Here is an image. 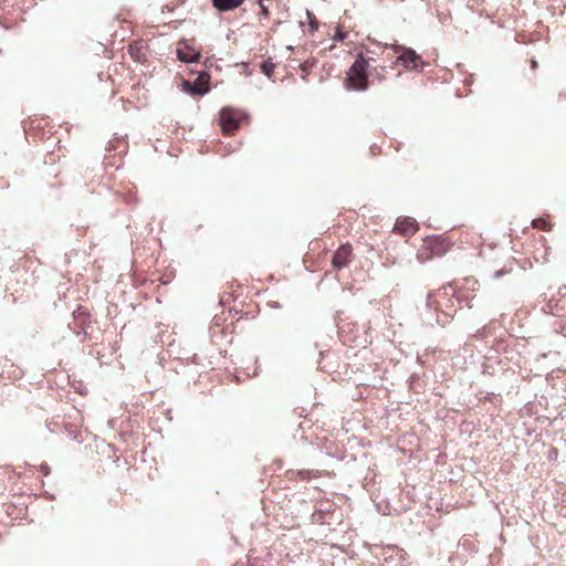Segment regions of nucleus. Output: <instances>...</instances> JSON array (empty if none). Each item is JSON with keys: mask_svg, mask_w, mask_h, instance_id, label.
<instances>
[{"mask_svg": "<svg viewBox=\"0 0 566 566\" xmlns=\"http://www.w3.org/2000/svg\"><path fill=\"white\" fill-rule=\"evenodd\" d=\"M345 38H346V33L344 31H342L340 27H337L333 39L336 41H343Z\"/></svg>", "mask_w": 566, "mask_h": 566, "instance_id": "obj_15", "label": "nucleus"}, {"mask_svg": "<svg viewBox=\"0 0 566 566\" xmlns=\"http://www.w3.org/2000/svg\"><path fill=\"white\" fill-rule=\"evenodd\" d=\"M512 270H513L512 265H511V266H509V268H506V266H505V268H503V269H501V270L496 271V272H495V274H494V276H495L496 279H499V277L503 276V275H504V274H506V273H511V272H512Z\"/></svg>", "mask_w": 566, "mask_h": 566, "instance_id": "obj_17", "label": "nucleus"}, {"mask_svg": "<svg viewBox=\"0 0 566 566\" xmlns=\"http://www.w3.org/2000/svg\"><path fill=\"white\" fill-rule=\"evenodd\" d=\"M306 19L311 28V32H314L318 29V21L315 17V14L311 11H306Z\"/></svg>", "mask_w": 566, "mask_h": 566, "instance_id": "obj_14", "label": "nucleus"}, {"mask_svg": "<svg viewBox=\"0 0 566 566\" xmlns=\"http://www.w3.org/2000/svg\"><path fill=\"white\" fill-rule=\"evenodd\" d=\"M394 230L402 235L410 237L417 232L418 224L411 218L398 219Z\"/></svg>", "mask_w": 566, "mask_h": 566, "instance_id": "obj_8", "label": "nucleus"}, {"mask_svg": "<svg viewBox=\"0 0 566 566\" xmlns=\"http://www.w3.org/2000/svg\"><path fill=\"white\" fill-rule=\"evenodd\" d=\"M245 119V113L239 108L223 107L219 113V123L224 135H233Z\"/></svg>", "mask_w": 566, "mask_h": 566, "instance_id": "obj_4", "label": "nucleus"}, {"mask_svg": "<svg viewBox=\"0 0 566 566\" xmlns=\"http://www.w3.org/2000/svg\"><path fill=\"white\" fill-rule=\"evenodd\" d=\"M371 57H366L363 53L356 56L355 62L350 65L344 80L347 90L365 91L368 87V72L371 67Z\"/></svg>", "mask_w": 566, "mask_h": 566, "instance_id": "obj_2", "label": "nucleus"}, {"mask_svg": "<svg viewBox=\"0 0 566 566\" xmlns=\"http://www.w3.org/2000/svg\"><path fill=\"white\" fill-rule=\"evenodd\" d=\"M398 61L407 69L417 70L419 67L418 62L420 61V56L411 49H402Z\"/></svg>", "mask_w": 566, "mask_h": 566, "instance_id": "obj_9", "label": "nucleus"}, {"mask_svg": "<svg viewBox=\"0 0 566 566\" xmlns=\"http://www.w3.org/2000/svg\"><path fill=\"white\" fill-rule=\"evenodd\" d=\"M260 69L263 74L271 78L274 73L275 64L271 60H265L261 63Z\"/></svg>", "mask_w": 566, "mask_h": 566, "instance_id": "obj_11", "label": "nucleus"}, {"mask_svg": "<svg viewBox=\"0 0 566 566\" xmlns=\"http://www.w3.org/2000/svg\"><path fill=\"white\" fill-rule=\"evenodd\" d=\"M213 7L220 12H228L239 8L244 0H211Z\"/></svg>", "mask_w": 566, "mask_h": 566, "instance_id": "obj_10", "label": "nucleus"}, {"mask_svg": "<svg viewBox=\"0 0 566 566\" xmlns=\"http://www.w3.org/2000/svg\"><path fill=\"white\" fill-rule=\"evenodd\" d=\"M134 56H136V60H139L138 53H134Z\"/></svg>", "mask_w": 566, "mask_h": 566, "instance_id": "obj_24", "label": "nucleus"}, {"mask_svg": "<svg viewBox=\"0 0 566 566\" xmlns=\"http://www.w3.org/2000/svg\"><path fill=\"white\" fill-rule=\"evenodd\" d=\"M455 292L451 286H442L430 292L427 297V306L437 315V323L446 326L455 315Z\"/></svg>", "mask_w": 566, "mask_h": 566, "instance_id": "obj_1", "label": "nucleus"}, {"mask_svg": "<svg viewBox=\"0 0 566 566\" xmlns=\"http://www.w3.org/2000/svg\"><path fill=\"white\" fill-rule=\"evenodd\" d=\"M537 67V62L535 60H532V69H536Z\"/></svg>", "mask_w": 566, "mask_h": 566, "instance_id": "obj_21", "label": "nucleus"}, {"mask_svg": "<svg viewBox=\"0 0 566 566\" xmlns=\"http://www.w3.org/2000/svg\"><path fill=\"white\" fill-rule=\"evenodd\" d=\"M353 248L350 244H342L334 253L332 264L334 269L340 270L352 262Z\"/></svg>", "mask_w": 566, "mask_h": 566, "instance_id": "obj_5", "label": "nucleus"}, {"mask_svg": "<svg viewBox=\"0 0 566 566\" xmlns=\"http://www.w3.org/2000/svg\"><path fill=\"white\" fill-rule=\"evenodd\" d=\"M209 74L200 73L193 84H191L189 81H185L184 86L185 90L192 95H203L209 91Z\"/></svg>", "mask_w": 566, "mask_h": 566, "instance_id": "obj_6", "label": "nucleus"}, {"mask_svg": "<svg viewBox=\"0 0 566 566\" xmlns=\"http://www.w3.org/2000/svg\"><path fill=\"white\" fill-rule=\"evenodd\" d=\"M384 72H385V67H382V66L379 67V70L377 67H374V73L371 75L378 80H382V78H385Z\"/></svg>", "mask_w": 566, "mask_h": 566, "instance_id": "obj_16", "label": "nucleus"}, {"mask_svg": "<svg viewBox=\"0 0 566 566\" xmlns=\"http://www.w3.org/2000/svg\"><path fill=\"white\" fill-rule=\"evenodd\" d=\"M177 55L180 61L189 63L198 61L200 52L185 41L179 43Z\"/></svg>", "mask_w": 566, "mask_h": 566, "instance_id": "obj_7", "label": "nucleus"}, {"mask_svg": "<svg viewBox=\"0 0 566 566\" xmlns=\"http://www.w3.org/2000/svg\"><path fill=\"white\" fill-rule=\"evenodd\" d=\"M303 480L310 479V472L308 471H300L297 473Z\"/></svg>", "mask_w": 566, "mask_h": 566, "instance_id": "obj_19", "label": "nucleus"}, {"mask_svg": "<svg viewBox=\"0 0 566 566\" xmlns=\"http://www.w3.org/2000/svg\"><path fill=\"white\" fill-rule=\"evenodd\" d=\"M452 247L448 238L433 235L423 239L417 252L420 262H427L433 258L443 256Z\"/></svg>", "mask_w": 566, "mask_h": 566, "instance_id": "obj_3", "label": "nucleus"}, {"mask_svg": "<svg viewBox=\"0 0 566 566\" xmlns=\"http://www.w3.org/2000/svg\"><path fill=\"white\" fill-rule=\"evenodd\" d=\"M532 226H533V228L543 230V231H551V229H552L551 223L544 218L534 219L532 222Z\"/></svg>", "mask_w": 566, "mask_h": 566, "instance_id": "obj_12", "label": "nucleus"}, {"mask_svg": "<svg viewBox=\"0 0 566 566\" xmlns=\"http://www.w3.org/2000/svg\"><path fill=\"white\" fill-rule=\"evenodd\" d=\"M315 62L314 60H306L300 64V70L302 71V77L305 80L306 76L311 73Z\"/></svg>", "mask_w": 566, "mask_h": 566, "instance_id": "obj_13", "label": "nucleus"}, {"mask_svg": "<svg viewBox=\"0 0 566 566\" xmlns=\"http://www.w3.org/2000/svg\"><path fill=\"white\" fill-rule=\"evenodd\" d=\"M134 56H136V60H139L138 53H134Z\"/></svg>", "mask_w": 566, "mask_h": 566, "instance_id": "obj_23", "label": "nucleus"}, {"mask_svg": "<svg viewBox=\"0 0 566 566\" xmlns=\"http://www.w3.org/2000/svg\"><path fill=\"white\" fill-rule=\"evenodd\" d=\"M340 333H342V335H344V326L340 327ZM343 337H345V336H343ZM348 340L349 339L344 338V343H347Z\"/></svg>", "mask_w": 566, "mask_h": 566, "instance_id": "obj_20", "label": "nucleus"}, {"mask_svg": "<svg viewBox=\"0 0 566 566\" xmlns=\"http://www.w3.org/2000/svg\"><path fill=\"white\" fill-rule=\"evenodd\" d=\"M260 8H261V15L265 19L269 18L270 12L269 9L260 1Z\"/></svg>", "mask_w": 566, "mask_h": 566, "instance_id": "obj_18", "label": "nucleus"}, {"mask_svg": "<svg viewBox=\"0 0 566 566\" xmlns=\"http://www.w3.org/2000/svg\"><path fill=\"white\" fill-rule=\"evenodd\" d=\"M129 52H130L132 56H134V48L132 45L129 46Z\"/></svg>", "mask_w": 566, "mask_h": 566, "instance_id": "obj_22", "label": "nucleus"}]
</instances>
